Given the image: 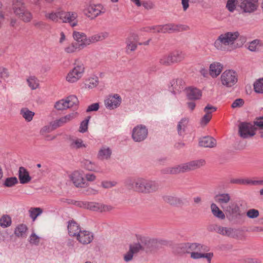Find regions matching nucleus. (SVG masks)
Listing matches in <instances>:
<instances>
[{
  "mask_svg": "<svg viewBox=\"0 0 263 263\" xmlns=\"http://www.w3.org/2000/svg\"><path fill=\"white\" fill-rule=\"evenodd\" d=\"M236 0H228L226 7L230 12H233L236 8Z\"/></svg>",
  "mask_w": 263,
  "mask_h": 263,
  "instance_id": "4d7b16f0",
  "label": "nucleus"
},
{
  "mask_svg": "<svg viewBox=\"0 0 263 263\" xmlns=\"http://www.w3.org/2000/svg\"><path fill=\"white\" fill-rule=\"evenodd\" d=\"M27 230V227L25 224L18 225L15 229L14 234L18 237H23Z\"/></svg>",
  "mask_w": 263,
  "mask_h": 263,
  "instance_id": "a19ab883",
  "label": "nucleus"
},
{
  "mask_svg": "<svg viewBox=\"0 0 263 263\" xmlns=\"http://www.w3.org/2000/svg\"><path fill=\"white\" fill-rule=\"evenodd\" d=\"M99 108V103H95L93 104H91L90 105L88 106L86 111L87 113H89L91 111H97Z\"/></svg>",
  "mask_w": 263,
  "mask_h": 263,
  "instance_id": "680f3d73",
  "label": "nucleus"
},
{
  "mask_svg": "<svg viewBox=\"0 0 263 263\" xmlns=\"http://www.w3.org/2000/svg\"><path fill=\"white\" fill-rule=\"evenodd\" d=\"M223 69L222 65L218 62H214L210 66V74L213 78H216L221 72Z\"/></svg>",
  "mask_w": 263,
  "mask_h": 263,
  "instance_id": "a878e982",
  "label": "nucleus"
},
{
  "mask_svg": "<svg viewBox=\"0 0 263 263\" xmlns=\"http://www.w3.org/2000/svg\"><path fill=\"white\" fill-rule=\"evenodd\" d=\"M188 27L183 25H177L175 24H166L163 26H160L154 28L157 32H171L174 31H182L186 30Z\"/></svg>",
  "mask_w": 263,
  "mask_h": 263,
  "instance_id": "9d476101",
  "label": "nucleus"
},
{
  "mask_svg": "<svg viewBox=\"0 0 263 263\" xmlns=\"http://www.w3.org/2000/svg\"><path fill=\"white\" fill-rule=\"evenodd\" d=\"M13 9L14 13L23 21L30 22L32 18L31 13L25 10L23 0H13Z\"/></svg>",
  "mask_w": 263,
  "mask_h": 263,
  "instance_id": "7ed1b4c3",
  "label": "nucleus"
},
{
  "mask_svg": "<svg viewBox=\"0 0 263 263\" xmlns=\"http://www.w3.org/2000/svg\"><path fill=\"white\" fill-rule=\"evenodd\" d=\"M83 165L85 168L89 171H94L96 168L95 164L87 160L84 161Z\"/></svg>",
  "mask_w": 263,
  "mask_h": 263,
  "instance_id": "6e6d98bb",
  "label": "nucleus"
},
{
  "mask_svg": "<svg viewBox=\"0 0 263 263\" xmlns=\"http://www.w3.org/2000/svg\"><path fill=\"white\" fill-rule=\"evenodd\" d=\"M201 251H193L191 254V257L194 259H197L201 258H205L209 263H211V260L213 256V253H203Z\"/></svg>",
  "mask_w": 263,
  "mask_h": 263,
  "instance_id": "c756f323",
  "label": "nucleus"
},
{
  "mask_svg": "<svg viewBox=\"0 0 263 263\" xmlns=\"http://www.w3.org/2000/svg\"><path fill=\"white\" fill-rule=\"evenodd\" d=\"M45 17L47 20L56 23L58 22V17L55 11H52L49 13H46L45 14Z\"/></svg>",
  "mask_w": 263,
  "mask_h": 263,
  "instance_id": "5fc2aeb1",
  "label": "nucleus"
},
{
  "mask_svg": "<svg viewBox=\"0 0 263 263\" xmlns=\"http://www.w3.org/2000/svg\"><path fill=\"white\" fill-rule=\"evenodd\" d=\"M11 218L8 215H4L0 218V226L4 228H7L11 224Z\"/></svg>",
  "mask_w": 263,
  "mask_h": 263,
  "instance_id": "58836bf2",
  "label": "nucleus"
},
{
  "mask_svg": "<svg viewBox=\"0 0 263 263\" xmlns=\"http://www.w3.org/2000/svg\"><path fill=\"white\" fill-rule=\"evenodd\" d=\"M239 35V33L237 31L234 32H229L222 34L219 36L215 44H216L218 42H219L224 45H232L238 37Z\"/></svg>",
  "mask_w": 263,
  "mask_h": 263,
  "instance_id": "6e6552de",
  "label": "nucleus"
},
{
  "mask_svg": "<svg viewBox=\"0 0 263 263\" xmlns=\"http://www.w3.org/2000/svg\"><path fill=\"white\" fill-rule=\"evenodd\" d=\"M18 183V180L15 177L7 178L4 183V186L6 187H12Z\"/></svg>",
  "mask_w": 263,
  "mask_h": 263,
  "instance_id": "a18cd8bd",
  "label": "nucleus"
},
{
  "mask_svg": "<svg viewBox=\"0 0 263 263\" xmlns=\"http://www.w3.org/2000/svg\"><path fill=\"white\" fill-rule=\"evenodd\" d=\"M222 84L228 87L234 86L238 81V76L236 72L232 70H226L220 77Z\"/></svg>",
  "mask_w": 263,
  "mask_h": 263,
  "instance_id": "423d86ee",
  "label": "nucleus"
},
{
  "mask_svg": "<svg viewBox=\"0 0 263 263\" xmlns=\"http://www.w3.org/2000/svg\"><path fill=\"white\" fill-rule=\"evenodd\" d=\"M226 211L229 212L232 214L240 215V210L239 206L234 203L230 204L226 209Z\"/></svg>",
  "mask_w": 263,
  "mask_h": 263,
  "instance_id": "f704fd0d",
  "label": "nucleus"
},
{
  "mask_svg": "<svg viewBox=\"0 0 263 263\" xmlns=\"http://www.w3.org/2000/svg\"><path fill=\"white\" fill-rule=\"evenodd\" d=\"M42 213L43 210L40 208H31L29 210V216L33 221Z\"/></svg>",
  "mask_w": 263,
  "mask_h": 263,
  "instance_id": "473e14b6",
  "label": "nucleus"
},
{
  "mask_svg": "<svg viewBox=\"0 0 263 263\" xmlns=\"http://www.w3.org/2000/svg\"><path fill=\"white\" fill-rule=\"evenodd\" d=\"M84 12L88 17L93 19L104 12L103 7L101 5H91L85 10Z\"/></svg>",
  "mask_w": 263,
  "mask_h": 263,
  "instance_id": "f8f14e48",
  "label": "nucleus"
},
{
  "mask_svg": "<svg viewBox=\"0 0 263 263\" xmlns=\"http://www.w3.org/2000/svg\"><path fill=\"white\" fill-rule=\"evenodd\" d=\"M77 240L83 245L90 243L93 239V234L87 231H81L79 232L76 236Z\"/></svg>",
  "mask_w": 263,
  "mask_h": 263,
  "instance_id": "dca6fc26",
  "label": "nucleus"
},
{
  "mask_svg": "<svg viewBox=\"0 0 263 263\" xmlns=\"http://www.w3.org/2000/svg\"><path fill=\"white\" fill-rule=\"evenodd\" d=\"M199 145L204 147L212 148L216 145V141L212 137H204L199 141Z\"/></svg>",
  "mask_w": 263,
  "mask_h": 263,
  "instance_id": "bb28decb",
  "label": "nucleus"
},
{
  "mask_svg": "<svg viewBox=\"0 0 263 263\" xmlns=\"http://www.w3.org/2000/svg\"><path fill=\"white\" fill-rule=\"evenodd\" d=\"M67 229L69 235L71 236H77L81 231L78 224L73 220L68 222Z\"/></svg>",
  "mask_w": 263,
  "mask_h": 263,
  "instance_id": "4be33fe9",
  "label": "nucleus"
},
{
  "mask_svg": "<svg viewBox=\"0 0 263 263\" xmlns=\"http://www.w3.org/2000/svg\"><path fill=\"white\" fill-rule=\"evenodd\" d=\"M158 243L155 239H146L143 242V250L149 252L156 249L158 247Z\"/></svg>",
  "mask_w": 263,
  "mask_h": 263,
  "instance_id": "b1692460",
  "label": "nucleus"
},
{
  "mask_svg": "<svg viewBox=\"0 0 263 263\" xmlns=\"http://www.w3.org/2000/svg\"><path fill=\"white\" fill-rule=\"evenodd\" d=\"M18 179L21 184L28 183L31 180V178L29 175V172L23 166L19 168Z\"/></svg>",
  "mask_w": 263,
  "mask_h": 263,
  "instance_id": "412c9836",
  "label": "nucleus"
},
{
  "mask_svg": "<svg viewBox=\"0 0 263 263\" xmlns=\"http://www.w3.org/2000/svg\"><path fill=\"white\" fill-rule=\"evenodd\" d=\"M258 0H243L239 5L244 12L251 13L257 9Z\"/></svg>",
  "mask_w": 263,
  "mask_h": 263,
  "instance_id": "9b49d317",
  "label": "nucleus"
},
{
  "mask_svg": "<svg viewBox=\"0 0 263 263\" xmlns=\"http://www.w3.org/2000/svg\"><path fill=\"white\" fill-rule=\"evenodd\" d=\"M216 108L213 106L208 105L204 108V111L206 112V115H209L216 110Z\"/></svg>",
  "mask_w": 263,
  "mask_h": 263,
  "instance_id": "338daca9",
  "label": "nucleus"
},
{
  "mask_svg": "<svg viewBox=\"0 0 263 263\" xmlns=\"http://www.w3.org/2000/svg\"><path fill=\"white\" fill-rule=\"evenodd\" d=\"M187 98L190 100H197L201 96V91L196 88L189 87L186 89Z\"/></svg>",
  "mask_w": 263,
  "mask_h": 263,
  "instance_id": "c85d7f7f",
  "label": "nucleus"
},
{
  "mask_svg": "<svg viewBox=\"0 0 263 263\" xmlns=\"http://www.w3.org/2000/svg\"><path fill=\"white\" fill-rule=\"evenodd\" d=\"M29 86L32 89L37 88L39 86V80L34 76L30 77L27 79Z\"/></svg>",
  "mask_w": 263,
  "mask_h": 263,
  "instance_id": "de8ad7c7",
  "label": "nucleus"
},
{
  "mask_svg": "<svg viewBox=\"0 0 263 263\" xmlns=\"http://www.w3.org/2000/svg\"><path fill=\"white\" fill-rule=\"evenodd\" d=\"M73 36L74 40L80 43V45L90 44V40L89 39H87L86 35L84 33L74 31Z\"/></svg>",
  "mask_w": 263,
  "mask_h": 263,
  "instance_id": "cd10ccee",
  "label": "nucleus"
},
{
  "mask_svg": "<svg viewBox=\"0 0 263 263\" xmlns=\"http://www.w3.org/2000/svg\"><path fill=\"white\" fill-rule=\"evenodd\" d=\"M101 204L96 202H90L88 204L87 208L94 211H100Z\"/></svg>",
  "mask_w": 263,
  "mask_h": 263,
  "instance_id": "13d9d810",
  "label": "nucleus"
},
{
  "mask_svg": "<svg viewBox=\"0 0 263 263\" xmlns=\"http://www.w3.org/2000/svg\"><path fill=\"white\" fill-rule=\"evenodd\" d=\"M178 249L180 253H192L193 251H208V247L197 243H185L179 245Z\"/></svg>",
  "mask_w": 263,
  "mask_h": 263,
  "instance_id": "39448f33",
  "label": "nucleus"
},
{
  "mask_svg": "<svg viewBox=\"0 0 263 263\" xmlns=\"http://www.w3.org/2000/svg\"><path fill=\"white\" fill-rule=\"evenodd\" d=\"M148 135V130L146 126L138 125L135 127L132 132V138L135 142H141L144 140Z\"/></svg>",
  "mask_w": 263,
  "mask_h": 263,
  "instance_id": "0eeeda50",
  "label": "nucleus"
},
{
  "mask_svg": "<svg viewBox=\"0 0 263 263\" xmlns=\"http://www.w3.org/2000/svg\"><path fill=\"white\" fill-rule=\"evenodd\" d=\"M212 116H203L200 120V124L201 126H205L211 120Z\"/></svg>",
  "mask_w": 263,
  "mask_h": 263,
  "instance_id": "69168bd1",
  "label": "nucleus"
},
{
  "mask_svg": "<svg viewBox=\"0 0 263 263\" xmlns=\"http://www.w3.org/2000/svg\"><path fill=\"white\" fill-rule=\"evenodd\" d=\"M214 230L217 233L227 237L238 238L239 236V231L231 228L223 227L220 226L215 225Z\"/></svg>",
  "mask_w": 263,
  "mask_h": 263,
  "instance_id": "1a4fd4ad",
  "label": "nucleus"
},
{
  "mask_svg": "<svg viewBox=\"0 0 263 263\" xmlns=\"http://www.w3.org/2000/svg\"><path fill=\"white\" fill-rule=\"evenodd\" d=\"M117 182L115 181H103L101 185L105 189H109L116 185Z\"/></svg>",
  "mask_w": 263,
  "mask_h": 263,
  "instance_id": "0e129e2a",
  "label": "nucleus"
},
{
  "mask_svg": "<svg viewBox=\"0 0 263 263\" xmlns=\"http://www.w3.org/2000/svg\"><path fill=\"white\" fill-rule=\"evenodd\" d=\"M66 100L67 105H68V108L77 106L79 103L77 97L74 95L69 96L66 98Z\"/></svg>",
  "mask_w": 263,
  "mask_h": 263,
  "instance_id": "79ce46f5",
  "label": "nucleus"
},
{
  "mask_svg": "<svg viewBox=\"0 0 263 263\" xmlns=\"http://www.w3.org/2000/svg\"><path fill=\"white\" fill-rule=\"evenodd\" d=\"M256 127L253 122H240L238 125V134L240 137L247 139L255 135Z\"/></svg>",
  "mask_w": 263,
  "mask_h": 263,
  "instance_id": "f03ea898",
  "label": "nucleus"
},
{
  "mask_svg": "<svg viewBox=\"0 0 263 263\" xmlns=\"http://www.w3.org/2000/svg\"><path fill=\"white\" fill-rule=\"evenodd\" d=\"M54 130H55V129L50 122L49 124L46 125L41 128L40 131V134L43 136L49 133H51Z\"/></svg>",
  "mask_w": 263,
  "mask_h": 263,
  "instance_id": "37998d69",
  "label": "nucleus"
},
{
  "mask_svg": "<svg viewBox=\"0 0 263 263\" xmlns=\"http://www.w3.org/2000/svg\"><path fill=\"white\" fill-rule=\"evenodd\" d=\"M215 201L220 204L222 209L223 205L228 204L231 200V196L228 193H221L216 195L214 197Z\"/></svg>",
  "mask_w": 263,
  "mask_h": 263,
  "instance_id": "aec40b11",
  "label": "nucleus"
},
{
  "mask_svg": "<svg viewBox=\"0 0 263 263\" xmlns=\"http://www.w3.org/2000/svg\"><path fill=\"white\" fill-rule=\"evenodd\" d=\"M125 185L129 189L143 194H150L157 191L158 184L154 180L142 177L127 178L124 181Z\"/></svg>",
  "mask_w": 263,
  "mask_h": 263,
  "instance_id": "f257e3e1",
  "label": "nucleus"
},
{
  "mask_svg": "<svg viewBox=\"0 0 263 263\" xmlns=\"http://www.w3.org/2000/svg\"><path fill=\"white\" fill-rule=\"evenodd\" d=\"M174 63L182 61L184 58V54L181 51H175L171 52Z\"/></svg>",
  "mask_w": 263,
  "mask_h": 263,
  "instance_id": "c03bdc74",
  "label": "nucleus"
},
{
  "mask_svg": "<svg viewBox=\"0 0 263 263\" xmlns=\"http://www.w3.org/2000/svg\"><path fill=\"white\" fill-rule=\"evenodd\" d=\"M29 242L31 244L38 245L40 242V237L33 233L30 236Z\"/></svg>",
  "mask_w": 263,
  "mask_h": 263,
  "instance_id": "bf43d9fd",
  "label": "nucleus"
},
{
  "mask_svg": "<svg viewBox=\"0 0 263 263\" xmlns=\"http://www.w3.org/2000/svg\"><path fill=\"white\" fill-rule=\"evenodd\" d=\"M256 130L259 131L260 137L263 138V116H259L254 120Z\"/></svg>",
  "mask_w": 263,
  "mask_h": 263,
  "instance_id": "72a5a7b5",
  "label": "nucleus"
},
{
  "mask_svg": "<svg viewBox=\"0 0 263 263\" xmlns=\"http://www.w3.org/2000/svg\"><path fill=\"white\" fill-rule=\"evenodd\" d=\"M231 183L243 185H256L255 180L249 179H235L231 181Z\"/></svg>",
  "mask_w": 263,
  "mask_h": 263,
  "instance_id": "c9c22d12",
  "label": "nucleus"
},
{
  "mask_svg": "<svg viewBox=\"0 0 263 263\" xmlns=\"http://www.w3.org/2000/svg\"><path fill=\"white\" fill-rule=\"evenodd\" d=\"M77 48V45L74 44V43H72L66 47L65 49V50L66 52L70 53L76 51Z\"/></svg>",
  "mask_w": 263,
  "mask_h": 263,
  "instance_id": "052dcab7",
  "label": "nucleus"
},
{
  "mask_svg": "<svg viewBox=\"0 0 263 263\" xmlns=\"http://www.w3.org/2000/svg\"><path fill=\"white\" fill-rule=\"evenodd\" d=\"M244 103V101L241 99H236L232 104V108H235L237 107H240L242 106Z\"/></svg>",
  "mask_w": 263,
  "mask_h": 263,
  "instance_id": "774afa93",
  "label": "nucleus"
},
{
  "mask_svg": "<svg viewBox=\"0 0 263 263\" xmlns=\"http://www.w3.org/2000/svg\"><path fill=\"white\" fill-rule=\"evenodd\" d=\"M187 165V171L198 169L205 164V161L204 159H199L191 161L185 163Z\"/></svg>",
  "mask_w": 263,
  "mask_h": 263,
  "instance_id": "393cba45",
  "label": "nucleus"
},
{
  "mask_svg": "<svg viewBox=\"0 0 263 263\" xmlns=\"http://www.w3.org/2000/svg\"><path fill=\"white\" fill-rule=\"evenodd\" d=\"M54 107L58 110H64L68 108V105H67L66 100L63 99L58 101Z\"/></svg>",
  "mask_w": 263,
  "mask_h": 263,
  "instance_id": "09e8293b",
  "label": "nucleus"
},
{
  "mask_svg": "<svg viewBox=\"0 0 263 263\" xmlns=\"http://www.w3.org/2000/svg\"><path fill=\"white\" fill-rule=\"evenodd\" d=\"M246 215L249 218L254 219L259 216V211L256 209H251L247 211Z\"/></svg>",
  "mask_w": 263,
  "mask_h": 263,
  "instance_id": "603ef678",
  "label": "nucleus"
},
{
  "mask_svg": "<svg viewBox=\"0 0 263 263\" xmlns=\"http://www.w3.org/2000/svg\"><path fill=\"white\" fill-rule=\"evenodd\" d=\"M163 198L165 202L174 206L182 205L187 202L186 198L184 197L172 195H166L163 196Z\"/></svg>",
  "mask_w": 263,
  "mask_h": 263,
  "instance_id": "2eb2a0df",
  "label": "nucleus"
},
{
  "mask_svg": "<svg viewBox=\"0 0 263 263\" xmlns=\"http://www.w3.org/2000/svg\"><path fill=\"white\" fill-rule=\"evenodd\" d=\"M83 72V68L80 66L75 67L68 74L66 79L69 82H74L81 77V74Z\"/></svg>",
  "mask_w": 263,
  "mask_h": 263,
  "instance_id": "a211bd4d",
  "label": "nucleus"
},
{
  "mask_svg": "<svg viewBox=\"0 0 263 263\" xmlns=\"http://www.w3.org/2000/svg\"><path fill=\"white\" fill-rule=\"evenodd\" d=\"M106 36V33H100L95 34L89 39V40H90V44L99 41H102L104 39Z\"/></svg>",
  "mask_w": 263,
  "mask_h": 263,
  "instance_id": "49530a36",
  "label": "nucleus"
},
{
  "mask_svg": "<svg viewBox=\"0 0 263 263\" xmlns=\"http://www.w3.org/2000/svg\"><path fill=\"white\" fill-rule=\"evenodd\" d=\"M58 17V22L69 23L72 27L77 25L76 20L78 14L74 12H66L61 9L55 11Z\"/></svg>",
  "mask_w": 263,
  "mask_h": 263,
  "instance_id": "20e7f679",
  "label": "nucleus"
},
{
  "mask_svg": "<svg viewBox=\"0 0 263 263\" xmlns=\"http://www.w3.org/2000/svg\"><path fill=\"white\" fill-rule=\"evenodd\" d=\"M70 178L76 187H84L87 185L83 174L79 171H74L70 175Z\"/></svg>",
  "mask_w": 263,
  "mask_h": 263,
  "instance_id": "ddd939ff",
  "label": "nucleus"
},
{
  "mask_svg": "<svg viewBox=\"0 0 263 263\" xmlns=\"http://www.w3.org/2000/svg\"><path fill=\"white\" fill-rule=\"evenodd\" d=\"M163 171L164 173L168 174H177L188 172L185 163L173 167H167Z\"/></svg>",
  "mask_w": 263,
  "mask_h": 263,
  "instance_id": "6ab92c4d",
  "label": "nucleus"
},
{
  "mask_svg": "<svg viewBox=\"0 0 263 263\" xmlns=\"http://www.w3.org/2000/svg\"><path fill=\"white\" fill-rule=\"evenodd\" d=\"M258 46H261V41L259 40H254L250 43L248 49L252 51H255Z\"/></svg>",
  "mask_w": 263,
  "mask_h": 263,
  "instance_id": "864d4df0",
  "label": "nucleus"
},
{
  "mask_svg": "<svg viewBox=\"0 0 263 263\" xmlns=\"http://www.w3.org/2000/svg\"><path fill=\"white\" fill-rule=\"evenodd\" d=\"M112 149L106 145H102L98 151L97 158L101 161L108 160L111 158Z\"/></svg>",
  "mask_w": 263,
  "mask_h": 263,
  "instance_id": "f3484780",
  "label": "nucleus"
},
{
  "mask_svg": "<svg viewBox=\"0 0 263 263\" xmlns=\"http://www.w3.org/2000/svg\"><path fill=\"white\" fill-rule=\"evenodd\" d=\"M187 123L188 119L186 118L182 119V120L178 123L177 126L178 132L181 136L183 135Z\"/></svg>",
  "mask_w": 263,
  "mask_h": 263,
  "instance_id": "4c0bfd02",
  "label": "nucleus"
},
{
  "mask_svg": "<svg viewBox=\"0 0 263 263\" xmlns=\"http://www.w3.org/2000/svg\"><path fill=\"white\" fill-rule=\"evenodd\" d=\"M121 103V98L117 94L110 95L105 101V104L109 109H114L118 107Z\"/></svg>",
  "mask_w": 263,
  "mask_h": 263,
  "instance_id": "4468645a",
  "label": "nucleus"
},
{
  "mask_svg": "<svg viewBox=\"0 0 263 263\" xmlns=\"http://www.w3.org/2000/svg\"><path fill=\"white\" fill-rule=\"evenodd\" d=\"M134 255V254L129 250L124 255L123 258L124 261L126 262L130 261L133 259Z\"/></svg>",
  "mask_w": 263,
  "mask_h": 263,
  "instance_id": "e2e57ef3",
  "label": "nucleus"
},
{
  "mask_svg": "<svg viewBox=\"0 0 263 263\" xmlns=\"http://www.w3.org/2000/svg\"><path fill=\"white\" fill-rule=\"evenodd\" d=\"M211 209L212 214L215 217L221 219L225 218V215L215 203H212L211 204Z\"/></svg>",
  "mask_w": 263,
  "mask_h": 263,
  "instance_id": "2f4dec72",
  "label": "nucleus"
},
{
  "mask_svg": "<svg viewBox=\"0 0 263 263\" xmlns=\"http://www.w3.org/2000/svg\"><path fill=\"white\" fill-rule=\"evenodd\" d=\"M90 120V116L86 118L81 122L79 132L81 133H85L88 129V122Z\"/></svg>",
  "mask_w": 263,
  "mask_h": 263,
  "instance_id": "8fccbe9b",
  "label": "nucleus"
},
{
  "mask_svg": "<svg viewBox=\"0 0 263 263\" xmlns=\"http://www.w3.org/2000/svg\"><path fill=\"white\" fill-rule=\"evenodd\" d=\"M69 140L70 142V145L73 148L79 149L86 147V144L83 143L81 139L70 138Z\"/></svg>",
  "mask_w": 263,
  "mask_h": 263,
  "instance_id": "7c9ffc66",
  "label": "nucleus"
},
{
  "mask_svg": "<svg viewBox=\"0 0 263 263\" xmlns=\"http://www.w3.org/2000/svg\"><path fill=\"white\" fill-rule=\"evenodd\" d=\"M129 250L131 251L134 254H137L141 250H143V245L139 243H136L129 246Z\"/></svg>",
  "mask_w": 263,
  "mask_h": 263,
  "instance_id": "3c124183",
  "label": "nucleus"
},
{
  "mask_svg": "<svg viewBox=\"0 0 263 263\" xmlns=\"http://www.w3.org/2000/svg\"><path fill=\"white\" fill-rule=\"evenodd\" d=\"M71 119V116H61L54 119L51 122L55 129L69 122Z\"/></svg>",
  "mask_w": 263,
  "mask_h": 263,
  "instance_id": "5701e85b",
  "label": "nucleus"
},
{
  "mask_svg": "<svg viewBox=\"0 0 263 263\" xmlns=\"http://www.w3.org/2000/svg\"><path fill=\"white\" fill-rule=\"evenodd\" d=\"M254 90L257 93H263V78L257 80L253 84Z\"/></svg>",
  "mask_w": 263,
  "mask_h": 263,
  "instance_id": "ea45409f",
  "label": "nucleus"
},
{
  "mask_svg": "<svg viewBox=\"0 0 263 263\" xmlns=\"http://www.w3.org/2000/svg\"><path fill=\"white\" fill-rule=\"evenodd\" d=\"M160 63L161 65H164V66H169L171 65L172 64L174 63V61L173 60V57L171 53L163 55L160 59Z\"/></svg>",
  "mask_w": 263,
  "mask_h": 263,
  "instance_id": "e433bc0d",
  "label": "nucleus"
}]
</instances>
